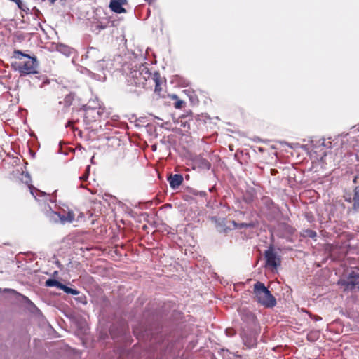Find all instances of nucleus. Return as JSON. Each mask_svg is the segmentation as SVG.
I'll return each mask as SVG.
<instances>
[{"mask_svg": "<svg viewBox=\"0 0 359 359\" xmlns=\"http://www.w3.org/2000/svg\"><path fill=\"white\" fill-rule=\"evenodd\" d=\"M129 72L124 71L126 74V80L129 86H135L140 88H144L147 81L151 76L148 68L144 65L139 67L135 66L130 67L127 66Z\"/></svg>", "mask_w": 359, "mask_h": 359, "instance_id": "nucleus-1", "label": "nucleus"}, {"mask_svg": "<svg viewBox=\"0 0 359 359\" xmlns=\"http://www.w3.org/2000/svg\"><path fill=\"white\" fill-rule=\"evenodd\" d=\"M253 292L256 301L266 308H273L276 304V298L271 292L261 282H257L254 285Z\"/></svg>", "mask_w": 359, "mask_h": 359, "instance_id": "nucleus-2", "label": "nucleus"}, {"mask_svg": "<svg viewBox=\"0 0 359 359\" xmlns=\"http://www.w3.org/2000/svg\"><path fill=\"white\" fill-rule=\"evenodd\" d=\"M13 53L14 57L18 60H21L22 57L28 59L25 62L18 64V69L20 73L24 74L37 73L39 64L36 57H31L27 54L23 53L21 50H15Z\"/></svg>", "mask_w": 359, "mask_h": 359, "instance_id": "nucleus-3", "label": "nucleus"}, {"mask_svg": "<svg viewBox=\"0 0 359 359\" xmlns=\"http://www.w3.org/2000/svg\"><path fill=\"white\" fill-rule=\"evenodd\" d=\"M108 65L109 62L102 58L101 60H98L96 62H95V65L93 67L95 72H101V74L93 72L87 69H86V71L91 77L94 78L95 79L98 81H104L106 79L104 71L107 69Z\"/></svg>", "mask_w": 359, "mask_h": 359, "instance_id": "nucleus-4", "label": "nucleus"}, {"mask_svg": "<svg viewBox=\"0 0 359 359\" xmlns=\"http://www.w3.org/2000/svg\"><path fill=\"white\" fill-rule=\"evenodd\" d=\"M340 283L344 286V290H352L359 288V273L352 271L348 276L346 280H342Z\"/></svg>", "mask_w": 359, "mask_h": 359, "instance_id": "nucleus-5", "label": "nucleus"}, {"mask_svg": "<svg viewBox=\"0 0 359 359\" xmlns=\"http://www.w3.org/2000/svg\"><path fill=\"white\" fill-rule=\"evenodd\" d=\"M266 264L272 269H276L280 265V259L274 252L273 247H269L264 253Z\"/></svg>", "mask_w": 359, "mask_h": 359, "instance_id": "nucleus-6", "label": "nucleus"}, {"mask_svg": "<svg viewBox=\"0 0 359 359\" xmlns=\"http://www.w3.org/2000/svg\"><path fill=\"white\" fill-rule=\"evenodd\" d=\"M84 111V118L87 122L95 121L98 118L101 117L103 114V109H83Z\"/></svg>", "mask_w": 359, "mask_h": 359, "instance_id": "nucleus-7", "label": "nucleus"}, {"mask_svg": "<svg viewBox=\"0 0 359 359\" xmlns=\"http://www.w3.org/2000/svg\"><path fill=\"white\" fill-rule=\"evenodd\" d=\"M193 168L200 170H209L210 168V163L201 156H197L192 159Z\"/></svg>", "mask_w": 359, "mask_h": 359, "instance_id": "nucleus-8", "label": "nucleus"}, {"mask_svg": "<svg viewBox=\"0 0 359 359\" xmlns=\"http://www.w3.org/2000/svg\"><path fill=\"white\" fill-rule=\"evenodd\" d=\"M113 25V22L111 21L109 18H104L101 20L98 21L96 23H94L91 26V29L93 32H96V34L100 33L102 30L109 27Z\"/></svg>", "mask_w": 359, "mask_h": 359, "instance_id": "nucleus-9", "label": "nucleus"}, {"mask_svg": "<svg viewBox=\"0 0 359 359\" xmlns=\"http://www.w3.org/2000/svg\"><path fill=\"white\" fill-rule=\"evenodd\" d=\"M29 188L32 195L34 197L36 200L42 201L44 202H48V201L53 202L50 199V196L47 194L46 192H43L38 189L34 188L32 185H29Z\"/></svg>", "mask_w": 359, "mask_h": 359, "instance_id": "nucleus-10", "label": "nucleus"}, {"mask_svg": "<svg viewBox=\"0 0 359 359\" xmlns=\"http://www.w3.org/2000/svg\"><path fill=\"white\" fill-rule=\"evenodd\" d=\"M126 3L127 0H111L109 7L112 11L116 13H122L126 12L123 5L126 4Z\"/></svg>", "mask_w": 359, "mask_h": 359, "instance_id": "nucleus-11", "label": "nucleus"}, {"mask_svg": "<svg viewBox=\"0 0 359 359\" xmlns=\"http://www.w3.org/2000/svg\"><path fill=\"white\" fill-rule=\"evenodd\" d=\"M86 59L90 60L93 62H96L98 60L102 59V55L100 50L93 47H90L88 49L85 55Z\"/></svg>", "mask_w": 359, "mask_h": 359, "instance_id": "nucleus-12", "label": "nucleus"}, {"mask_svg": "<svg viewBox=\"0 0 359 359\" xmlns=\"http://www.w3.org/2000/svg\"><path fill=\"white\" fill-rule=\"evenodd\" d=\"M344 198L346 201L353 203L354 210H359V186L355 188L353 198L349 195H345Z\"/></svg>", "mask_w": 359, "mask_h": 359, "instance_id": "nucleus-13", "label": "nucleus"}, {"mask_svg": "<svg viewBox=\"0 0 359 359\" xmlns=\"http://www.w3.org/2000/svg\"><path fill=\"white\" fill-rule=\"evenodd\" d=\"M168 180L169 182L170 186L172 189H177L183 182V177L180 174H175L173 175H170Z\"/></svg>", "mask_w": 359, "mask_h": 359, "instance_id": "nucleus-14", "label": "nucleus"}, {"mask_svg": "<svg viewBox=\"0 0 359 359\" xmlns=\"http://www.w3.org/2000/svg\"><path fill=\"white\" fill-rule=\"evenodd\" d=\"M46 214L47 217L49 219V220L51 222H53V223L60 222L62 224V214L61 212H57L56 211H53L50 208V209L46 211Z\"/></svg>", "mask_w": 359, "mask_h": 359, "instance_id": "nucleus-15", "label": "nucleus"}, {"mask_svg": "<svg viewBox=\"0 0 359 359\" xmlns=\"http://www.w3.org/2000/svg\"><path fill=\"white\" fill-rule=\"evenodd\" d=\"M83 109H102L97 98L90 99L88 102L83 107Z\"/></svg>", "mask_w": 359, "mask_h": 359, "instance_id": "nucleus-16", "label": "nucleus"}, {"mask_svg": "<svg viewBox=\"0 0 359 359\" xmlns=\"http://www.w3.org/2000/svg\"><path fill=\"white\" fill-rule=\"evenodd\" d=\"M62 224L72 223L74 220V214L72 211H68L67 214H62Z\"/></svg>", "mask_w": 359, "mask_h": 359, "instance_id": "nucleus-17", "label": "nucleus"}, {"mask_svg": "<svg viewBox=\"0 0 359 359\" xmlns=\"http://www.w3.org/2000/svg\"><path fill=\"white\" fill-rule=\"evenodd\" d=\"M74 99V95L73 93H69L68 95H67L65 97L62 102V101L59 102V104H63L65 107H68L72 104Z\"/></svg>", "mask_w": 359, "mask_h": 359, "instance_id": "nucleus-18", "label": "nucleus"}, {"mask_svg": "<svg viewBox=\"0 0 359 359\" xmlns=\"http://www.w3.org/2000/svg\"><path fill=\"white\" fill-rule=\"evenodd\" d=\"M60 289L63 290L65 293L71 294L72 295H77L80 293L79 290L69 287L68 286L65 285L62 283L61 284Z\"/></svg>", "mask_w": 359, "mask_h": 359, "instance_id": "nucleus-19", "label": "nucleus"}, {"mask_svg": "<svg viewBox=\"0 0 359 359\" xmlns=\"http://www.w3.org/2000/svg\"><path fill=\"white\" fill-rule=\"evenodd\" d=\"M61 283L59 282L58 280H56L55 279H48L46 281V286L47 287H55L58 289H60V286H61Z\"/></svg>", "mask_w": 359, "mask_h": 359, "instance_id": "nucleus-20", "label": "nucleus"}, {"mask_svg": "<svg viewBox=\"0 0 359 359\" xmlns=\"http://www.w3.org/2000/svg\"><path fill=\"white\" fill-rule=\"evenodd\" d=\"M58 50L67 56L70 55L72 53L71 49L68 46L65 45H60L58 46Z\"/></svg>", "mask_w": 359, "mask_h": 359, "instance_id": "nucleus-21", "label": "nucleus"}, {"mask_svg": "<svg viewBox=\"0 0 359 359\" xmlns=\"http://www.w3.org/2000/svg\"><path fill=\"white\" fill-rule=\"evenodd\" d=\"M153 80L155 82V91H159L160 90V83H159V74L158 73H155L153 77Z\"/></svg>", "mask_w": 359, "mask_h": 359, "instance_id": "nucleus-22", "label": "nucleus"}, {"mask_svg": "<svg viewBox=\"0 0 359 359\" xmlns=\"http://www.w3.org/2000/svg\"><path fill=\"white\" fill-rule=\"evenodd\" d=\"M256 226V224L254 222H251L249 223H239V229L242 228H253Z\"/></svg>", "mask_w": 359, "mask_h": 359, "instance_id": "nucleus-23", "label": "nucleus"}, {"mask_svg": "<svg viewBox=\"0 0 359 359\" xmlns=\"http://www.w3.org/2000/svg\"><path fill=\"white\" fill-rule=\"evenodd\" d=\"M308 236L311 238H315L316 236V233L312 230H309L306 231Z\"/></svg>", "mask_w": 359, "mask_h": 359, "instance_id": "nucleus-24", "label": "nucleus"}, {"mask_svg": "<svg viewBox=\"0 0 359 359\" xmlns=\"http://www.w3.org/2000/svg\"><path fill=\"white\" fill-rule=\"evenodd\" d=\"M183 104V101L180 100L175 103V107L177 109H180Z\"/></svg>", "mask_w": 359, "mask_h": 359, "instance_id": "nucleus-25", "label": "nucleus"}, {"mask_svg": "<svg viewBox=\"0 0 359 359\" xmlns=\"http://www.w3.org/2000/svg\"><path fill=\"white\" fill-rule=\"evenodd\" d=\"M243 341H245V344L248 346H253L255 344V339L250 340V341L248 344L246 341L243 339Z\"/></svg>", "mask_w": 359, "mask_h": 359, "instance_id": "nucleus-26", "label": "nucleus"}, {"mask_svg": "<svg viewBox=\"0 0 359 359\" xmlns=\"http://www.w3.org/2000/svg\"><path fill=\"white\" fill-rule=\"evenodd\" d=\"M231 222L234 229H239V223H237L235 221H231Z\"/></svg>", "mask_w": 359, "mask_h": 359, "instance_id": "nucleus-27", "label": "nucleus"}, {"mask_svg": "<svg viewBox=\"0 0 359 359\" xmlns=\"http://www.w3.org/2000/svg\"><path fill=\"white\" fill-rule=\"evenodd\" d=\"M88 174L86 173V174L83 175L82 177H81L80 179L82 180H86L88 178Z\"/></svg>", "mask_w": 359, "mask_h": 359, "instance_id": "nucleus-28", "label": "nucleus"}, {"mask_svg": "<svg viewBox=\"0 0 359 359\" xmlns=\"http://www.w3.org/2000/svg\"><path fill=\"white\" fill-rule=\"evenodd\" d=\"M321 319H322V318H321V317H319V316H317V317L315 318V320H320Z\"/></svg>", "mask_w": 359, "mask_h": 359, "instance_id": "nucleus-29", "label": "nucleus"}, {"mask_svg": "<svg viewBox=\"0 0 359 359\" xmlns=\"http://www.w3.org/2000/svg\"><path fill=\"white\" fill-rule=\"evenodd\" d=\"M25 176L29 179V174L28 173H26Z\"/></svg>", "mask_w": 359, "mask_h": 359, "instance_id": "nucleus-30", "label": "nucleus"}, {"mask_svg": "<svg viewBox=\"0 0 359 359\" xmlns=\"http://www.w3.org/2000/svg\"><path fill=\"white\" fill-rule=\"evenodd\" d=\"M250 316H251V317H252V319H254V318H255V316H254L252 314H250Z\"/></svg>", "mask_w": 359, "mask_h": 359, "instance_id": "nucleus-31", "label": "nucleus"}]
</instances>
